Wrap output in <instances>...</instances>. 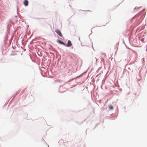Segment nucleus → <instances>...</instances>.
<instances>
[{
	"mask_svg": "<svg viewBox=\"0 0 147 147\" xmlns=\"http://www.w3.org/2000/svg\"><path fill=\"white\" fill-rule=\"evenodd\" d=\"M106 56V55L105 53H103L102 55V58L105 57Z\"/></svg>",
	"mask_w": 147,
	"mask_h": 147,
	"instance_id": "obj_6",
	"label": "nucleus"
},
{
	"mask_svg": "<svg viewBox=\"0 0 147 147\" xmlns=\"http://www.w3.org/2000/svg\"><path fill=\"white\" fill-rule=\"evenodd\" d=\"M55 31L61 37L63 36L61 32L59 30L57 29L55 30Z\"/></svg>",
	"mask_w": 147,
	"mask_h": 147,
	"instance_id": "obj_1",
	"label": "nucleus"
},
{
	"mask_svg": "<svg viewBox=\"0 0 147 147\" xmlns=\"http://www.w3.org/2000/svg\"><path fill=\"white\" fill-rule=\"evenodd\" d=\"M58 42H59V43H60L61 44L65 45V44L63 41H61L60 40H58Z\"/></svg>",
	"mask_w": 147,
	"mask_h": 147,
	"instance_id": "obj_4",
	"label": "nucleus"
},
{
	"mask_svg": "<svg viewBox=\"0 0 147 147\" xmlns=\"http://www.w3.org/2000/svg\"><path fill=\"white\" fill-rule=\"evenodd\" d=\"M109 109L110 110H112L113 109V106H109Z\"/></svg>",
	"mask_w": 147,
	"mask_h": 147,
	"instance_id": "obj_5",
	"label": "nucleus"
},
{
	"mask_svg": "<svg viewBox=\"0 0 147 147\" xmlns=\"http://www.w3.org/2000/svg\"><path fill=\"white\" fill-rule=\"evenodd\" d=\"M24 4L25 6H27L28 4V1L27 0H25L24 1Z\"/></svg>",
	"mask_w": 147,
	"mask_h": 147,
	"instance_id": "obj_3",
	"label": "nucleus"
},
{
	"mask_svg": "<svg viewBox=\"0 0 147 147\" xmlns=\"http://www.w3.org/2000/svg\"><path fill=\"white\" fill-rule=\"evenodd\" d=\"M72 45V44L71 41L70 40H69L68 41L67 44L66 46L67 47H69L71 46Z\"/></svg>",
	"mask_w": 147,
	"mask_h": 147,
	"instance_id": "obj_2",
	"label": "nucleus"
}]
</instances>
